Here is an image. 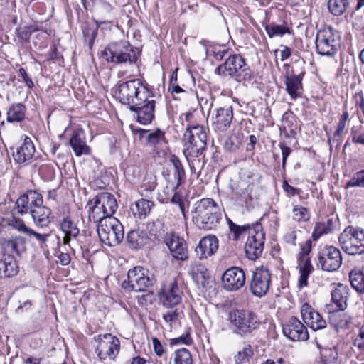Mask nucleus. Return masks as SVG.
Wrapping results in <instances>:
<instances>
[{
  "mask_svg": "<svg viewBox=\"0 0 364 364\" xmlns=\"http://www.w3.org/2000/svg\"><path fill=\"white\" fill-rule=\"evenodd\" d=\"M9 225L18 231L26 235L30 228L27 227L23 220L18 218H13L9 223Z\"/></svg>",
  "mask_w": 364,
  "mask_h": 364,
  "instance_id": "obj_58",
  "label": "nucleus"
},
{
  "mask_svg": "<svg viewBox=\"0 0 364 364\" xmlns=\"http://www.w3.org/2000/svg\"><path fill=\"white\" fill-rule=\"evenodd\" d=\"M271 283L270 271L265 267H257L252 274L250 288L256 296L262 297L267 294Z\"/></svg>",
  "mask_w": 364,
  "mask_h": 364,
  "instance_id": "obj_13",
  "label": "nucleus"
},
{
  "mask_svg": "<svg viewBox=\"0 0 364 364\" xmlns=\"http://www.w3.org/2000/svg\"><path fill=\"white\" fill-rule=\"evenodd\" d=\"M96 26L91 27L89 26H86L82 28V33L85 38V41H87L89 48L91 49L94 45L95 40L98 33V28L100 27V24L98 21H95Z\"/></svg>",
  "mask_w": 364,
  "mask_h": 364,
  "instance_id": "obj_47",
  "label": "nucleus"
},
{
  "mask_svg": "<svg viewBox=\"0 0 364 364\" xmlns=\"http://www.w3.org/2000/svg\"><path fill=\"white\" fill-rule=\"evenodd\" d=\"M300 277L299 279V286L300 288L307 286L308 278L313 270L311 264H298Z\"/></svg>",
  "mask_w": 364,
  "mask_h": 364,
  "instance_id": "obj_48",
  "label": "nucleus"
},
{
  "mask_svg": "<svg viewBox=\"0 0 364 364\" xmlns=\"http://www.w3.org/2000/svg\"><path fill=\"white\" fill-rule=\"evenodd\" d=\"M24 193L26 196H28V200L32 208H36L43 205V196L36 190H28Z\"/></svg>",
  "mask_w": 364,
  "mask_h": 364,
  "instance_id": "obj_54",
  "label": "nucleus"
},
{
  "mask_svg": "<svg viewBox=\"0 0 364 364\" xmlns=\"http://www.w3.org/2000/svg\"><path fill=\"white\" fill-rule=\"evenodd\" d=\"M102 55L107 61L117 64L129 63L136 64L139 52L127 41H119L109 43L102 51Z\"/></svg>",
  "mask_w": 364,
  "mask_h": 364,
  "instance_id": "obj_4",
  "label": "nucleus"
},
{
  "mask_svg": "<svg viewBox=\"0 0 364 364\" xmlns=\"http://www.w3.org/2000/svg\"><path fill=\"white\" fill-rule=\"evenodd\" d=\"M267 33L270 38L274 36H282L286 33H290V28L284 24L278 25L272 23L265 27Z\"/></svg>",
  "mask_w": 364,
  "mask_h": 364,
  "instance_id": "obj_45",
  "label": "nucleus"
},
{
  "mask_svg": "<svg viewBox=\"0 0 364 364\" xmlns=\"http://www.w3.org/2000/svg\"><path fill=\"white\" fill-rule=\"evenodd\" d=\"M86 208H88L89 220L98 223V225H102V223H105L110 218L108 215H106L102 206L98 204L95 197L88 202Z\"/></svg>",
  "mask_w": 364,
  "mask_h": 364,
  "instance_id": "obj_34",
  "label": "nucleus"
},
{
  "mask_svg": "<svg viewBox=\"0 0 364 364\" xmlns=\"http://www.w3.org/2000/svg\"><path fill=\"white\" fill-rule=\"evenodd\" d=\"M233 119V110L231 106L220 107L216 109L213 124L219 131H225L230 127Z\"/></svg>",
  "mask_w": 364,
  "mask_h": 364,
  "instance_id": "obj_29",
  "label": "nucleus"
},
{
  "mask_svg": "<svg viewBox=\"0 0 364 364\" xmlns=\"http://www.w3.org/2000/svg\"><path fill=\"white\" fill-rule=\"evenodd\" d=\"M279 147L280 148L281 151H282V168L285 169L287 160L288 156L291 153V149L290 147L287 146L284 142H279Z\"/></svg>",
  "mask_w": 364,
  "mask_h": 364,
  "instance_id": "obj_63",
  "label": "nucleus"
},
{
  "mask_svg": "<svg viewBox=\"0 0 364 364\" xmlns=\"http://www.w3.org/2000/svg\"><path fill=\"white\" fill-rule=\"evenodd\" d=\"M183 140L187 149L195 148L198 154L206 146L207 134L204 127L200 125L188 127L183 134Z\"/></svg>",
  "mask_w": 364,
  "mask_h": 364,
  "instance_id": "obj_16",
  "label": "nucleus"
},
{
  "mask_svg": "<svg viewBox=\"0 0 364 364\" xmlns=\"http://www.w3.org/2000/svg\"><path fill=\"white\" fill-rule=\"evenodd\" d=\"M153 285V279L149 271L142 267L136 266L127 272V279L122 283V287L127 291H144Z\"/></svg>",
  "mask_w": 364,
  "mask_h": 364,
  "instance_id": "obj_9",
  "label": "nucleus"
},
{
  "mask_svg": "<svg viewBox=\"0 0 364 364\" xmlns=\"http://www.w3.org/2000/svg\"><path fill=\"white\" fill-rule=\"evenodd\" d=\"M301 314L304 323L312 330H320L326 326V321L321 315L309 304L305 303L303 304L301 309Z\"/></svg>",
  "mask_w": 364,
  "mask_h": 364,
  "instance_id": "obj_22",
  "label": "nucleus"
},
{
  "mask_svg": "<svg viewBox=\"0 0 364 364\" xmlns=\"http://www.w3.org/2000/svg\"><path fill=\"white\" fill-rule=\"evenodd\" d=\"M350 284L358 293H364V267H355L349 273Z\"/></svg>",
  "mask_w": 364,
  "mask_h": 364,
  "instance_id": "obj_38",
  "label": "nucleus"
},
{
  "mask_svg": "<svg viewBox=\"0 0 364 364\" xmlns=\"http://www.w3.org/2000/svg\"><path fill=\"white\" fill-rule=\"evenodd\" d=\"M97 231L100 241L108 246L118 245L124 238V227L116 218H109L97 225Z\"/></svg>",
  "mask_w": 364,
  "mask_h": 364,
  "instance_id": "obj_8",
  "label": "nucleus"
},
{
  "mask_svg": "<svg viewBox=\"0 0 364 364\" xmlns=\"http://www.w3.org/2000/svg\"><path fill=\"white\" fill-rule=\"evenodd\" d=\"M354 346L364 351V325L359 329L358 334L354 340Z\"/></svg>",
  "mask_w": 364,
  "mask_h": 364,
  "instance_id": "obj_64",
  "label": "nucleus"
},
{
  "mask_svg": "<svg viewBox=\"0 0 364 364\" xmlns=\"http://www.w3.org/2000/svg\"><path fill=\"white\" fill-rule=\"evenodd\" d=\"M26 235L29 237L33 236V237L36 238V240L38 242L40 245H43L47 242L48 237L50 236V234L38 233L33 230V229L30 228L28 232L26 233Z\"/></svg>",
  "mask_w": 364,
  "mask_h": 364,
  "instance_id": "obj_61",
  "label": "nucleus"
},
{
  "mask_svg": "<svg viewBox=\"0 0 364 364\" xmlns=\"http://www.w3.org/2000/svg\"><path fill=\"white\" fill-rule=\"evenodd\" d=\"M126 241L129 248L138 250L149 242V236L143 230H133L127 233Z\"/></svg>",
  "mask_w": 364,
  "mask_h": 364,
  "instance_id": "obj_33",
  "label": "nucleus"
},
{
  "mask_svg": "<svg viewBox=\"0 0 364 364\" xmlns=\"http://www.w3.org/2000/svg\"><path fill=\"white\" fill-rule=\"evenodd\" d=\"M31 215L35 225L41 228H47L51 223V210L42 205L31 210Z\"/></svg>",
  "mask_w": 364,
  "mask_h": 364,
  "instance_id": "obj_32",
  "label": "nucleus"
},
{
  "mask_svg": "<svg viewBox=\"0 0 364 364\" xmlns=\"http://www.w3.org/2000/svg\"><path fill=\"white\" fill-rule=\"evenodd\" d=\"M170 162L173 166V176L176 180V187L181 186L186 179V171L181 161L176 155H171Z\"/></svg>",
  "mask_w": 364,
  "mask_h": 364,
  "instance_id": "obj_40",
  "label": "nucleus"
},
{
  "mask_svg": "<svg viewBox=\"0 0 364 364\" xmlns=\"http://www.w3.org/2000/svg\"><path fill=\"white\" fill-rule=\"evenodd\" d=\"M153 205V202L146 199H141L132 206L131 210L135 217L141 218L146 217L150 213Z\"/></svg>",
  "mask_w": 364,
  "mask_h": 364,
  "instance_id": "obj_39",
  "label": "nucleus"
},
{
  "mask_svg": "<svg viewBox=\"0 0 364 364\" xmlns=\"http://www.w3.org/2000/svg\"><path fill=\"white\" fill-rule=\"evenodd\" d=\"M146 232L149 237L153 240H161L164 237V230H163V224L159 222H150L146 224Z\"/></svg>",
  "mask_w": 364,
  "mask_h": 364,
  "instance_id": "obj_42",
  "label": "nucleus"
},
{
  "mask_svg": "<svg viewBox=\"0 0 364 364\" xmlns=\"http://www.w3.org/2000/svg\"><path fill=\"white\" fill-rule=\"evenodd\" d=\"M192 221L200 230H210L218 226L222 212L218 203L210 198H204L194 203Z\"/></svg>",
  "mask_w": 364,
  "mask_h": 364,
  "instance_id": "obj_1",
  "label": "nucleus"
},
{
  "mask_svg": "<svg viewBox=\"0 0 364 364\" xmlns=\"http://www.w3.org/2000/svg\"><path fill=\"white\" fill-rule=\"evenodd\" d=\"M221 280L222 285L225 290L237 291L245 284V273L242 268L232 267L223 274Z\"/></svg>",
  "mask_w": 364,
  "mask_h": 364,
  "instance_id": "obj_18",
  "label": "nucleus"
},
{
  "mask_svg": "<svg viewBox=\"0 0 364 364\" xmlns=\"http://www.w3.org/2000/svg\"><path fill=\"white\" fill-rule=\"evenodd\" d=\"M306 74L304 69L296 73L294 69L291 73H287L284 77V85L286 91L289 95L291 100H296L301 96L303 92L302 80Z\"/></svg>",
  "mask_w": 364,
  "mask_h": 364,
  "instance_id": "obj_20",
  "label": "nucleus"
},
{
  "mask_svg": "<svg viewBox=\"0 0 364 364\" xmlns=\"http://www.w3.org/2000/svg\"><path fill=\"white\" fill-rule=\"evenodd\" d=\"M294 218L297 221H307L309 219V214L307 208L301 205H296L293 209Z\"/></svg>",
  "mask_w": 364,
  "mask_h": 364,
  "instance_id": "obj_57",
  "label": "nucleus"
},
{
  "mask_svg": "<svg viewBox=\"0 0 364 364\" xmlns=\"http://www.w3.org/2000/svg\"><path fill=\"white\" fill-rule=\"evenodd\" d=\"M242 143V138L239 134H232L225 141V149L230 152L237 150Z\"/></svg>",
  "mask_w": 364,
  "mask_h": 364,
  "instance_id": "obj_52",
  "label": "nucleus"
},
{
  "mask_svg": "<svg viewBox=\"0 0 364 364\" xmlns=\"http://www.w3.org/2000/svg\"><path fill=\"white\" fill-rule=\"evenodd\" d=\"M189 274L199 287L207 288L210 283V274L205 265L198 262H192Z\"/></svg>",
  "mask_w": 364,
  "mask_h": 364,
  "instance_id": "obj_26",
  "label": "nucleus"
},
{
  "mask_svg": "<svg viewBox=\"0 0 364 364\" xmlns=\"http://www.w3.org/2000/svg\"><path fill=\"white\" fill-rule=\"evenodd\" d=\"M218 249V240L215 235L203 237L197 247L196 253L199 259L208 258L214 255Z\"/></svg>",
  "mask_w": 364,
  "mask_h": 364,
  "instance_id": "obj_24",
  "label": "nucleus"
},
{
  "mask_svg": "<svg viewBox=\"0 0 364 364\" xmlns=\"http://www.w3.org/2000/svg\"><path fill=\"white\" fill-rule=\"evenodd\" d=\"M253 176V173L250 171H245L241 173L239 180L230 181L228 188L230 191V197L235 204L243 206L252 200V184L245 178H252Z\"/></svg>",
  "mask_w": 364,
  "mask_h": 364,
  "instance_id": "obj_7",
  "label": "nucleus"
},
{
  "mask_svg": "<svg viewBox=\"0 0 364 364\" xmlns=\"http://www.w3.org/2000/svg\"><path fill=\"white\" fill-rule=\"evenodd\" d=\"M333 229V222L332 219H327L326 221L318 222L316 223L311 237L315 241L318 240L322 235L328 234Z\"/></svg>",
  "mask_w": 364,
  "mask_h": 364,
  "instance_id": "obj_41",
  "label": "nucleus"
},
{
  "mask_svg": "<svg viewBox=\"0 0 364 364\" xmlns=\"http://www.w3.org/2000/svg\"><path fill=\"white\" fill-rule=\"evenodd\" d=\"M139 138L147 146L156 148L158 146L166 143L165 133L160 129L155 130L143 129L139 130Z\"/></svg>",
  "mask_w": 364,
  "mask_h": 364,
  "instance_id": "obj_27",
  "label": "nucleus"
},
{
  "mask_svg": "<svg viewBox=\"0 0 364 364\" xmlns=\"http://www.w3.org/2000/svg\"><path fill=\"white\" fill-rule=\"evenodd\" d=\"M159 296L163 305L168 308L178 304L181 301V291L176 282H171L168 286L164 287Z\"/></svg>",
  "mask_w": 364,
  "mask_h": 364,
  "instance_id": "obj_23",
  "label": "nucleus"
},
{
  "mask_svg": "<svg viewBox=\"0 0 364 364\" xmlns=\"http://www.w3.org/2000/svg\"><path fill=\"white\" fill-rule=\"evenodd\" d=\"M215 73L219 75H225L227 73L238 82L250 80L252 77L251 68L239 54L230 55L223 63L217 67Z\"/></svg>",
  "mask_w": 364,
  "mask_h": 364,
  "instance_id": "obj_5",
  "label": "nucleus"
},
{
  "mask_svg": "<svg viewBox=\"0 0 364 364\" xmlns=\"http://www.w3.org/2000/svg\"><path fill=\"white\" fill-rule=\"evenodd\" d=\"M315 43L316 51L319 55L332 56L337 52V44L331 26L318 31Z\"/></svg>",
  "mask_w": 364,
  "mask_h": 364,
  "instance_id": "obj_15",
  "label": "nucleus"
},
{
  "mask_svg": "<svg viewBox=\"0 0 364 364\" xmlns=\"http://www.w3.org/2000/svg\"><path fill=\"white\" fill-rule=\"evenodd\" d=\"M311 250V241L310 240H306L304 244L301 245V251L298 257V264H311L309 254Z\"/></svg>",
  "mask_w": 364,
  "mask_h": 364,
  "instance_id": "obj_50",
  "label": "nucleus"
},
{
  "mask_svg": "<svg viewBox=\"0 0 364 364\" xmlns=\"http://www.w3.org/2000/svg\"><path fill=\"white\" fill-rule=\"evenodd\" d=\"M253 355V351L252 350V347L250 344L246 345L242 350L239 351L237 354L235 356V363L237 364H240L245 360H247L250 357Z\"/></svg>",
  "mask_w": 364,
  "mask_h": 364,
  "instance_id": "obj_56",
  "label": "nucleus"
},
{
  "mask_svg": "<svg viewBox=\"0 0 364 364\" xmlns=\"http://www.w3.org/2000/svg\"><path fill=\"white\" fill-rule=\"evenodd\" d=\"M284 335L293 341H306L309 338L306 327L296 316H291L283 324Z\"/></svg>",
  "mask_w": 364,
  "mask_h": 364,
  "instance_id": "obj_19",
  "label": "nucleus"
},
{
  "mask_svg": "<svg viewBox=\"0 0 364 364\" xmlns=\"http://www.w3.org/2000/svg\"><path fill=\"white\" fill-rule=\"evenodd\" d=\"M154 95L151 92L148 96L141 99V102L135 103L129 107V110L136 115V121L143 125H147L152 122L155 117L156 101Z\"/></svg>",
  "mask_w": 364,
  "mask_h": 364,
  "instance_id": "obj_11",
  "label": "nucleus"
},
{
  "mask_svg": "<svg viewBox=\"0 0 364 364\" xmlns=\"http://www.w3.org/2000/svg\"><path fill=\"white\" fill-rule=\"evenodd\" d=\"M19 267L14 255L3 254L0 259V278H9L16 276Z\"/></svg>",
  "mask_w": 364,
  "mask_h": 364,
  "instance_id": "obj_31",
  "label": "nucleus"
},
{
  "mask_svg": "<svg viewBox=\"0 0 364 364\" xmlns=\"http://www.w3.org/2000/svg\"><path fill=\"white\" fill-rule=\"evenodd\" d=\"M95 340L98 345L95 349L98 358L105 360L107 358H114L119 351V340L111 333L99 335Z\"/></svg>",
  "mask_w": 364,
  "mask_h": 364,
  "instance_id": "obj_14",
  "label": "nucleus"
},
{
  "mask_svg": "<svg viewBox=\"0 0 364 364\" xmlns=\"http://www.w3.org/2000/svg\"><path fill=\"white\" fill-rule=\"evenodd\" d=\"M228 321L232 332L242 338L254 336L261 325L257 314L249 309L230 311Z\"/></svg>",
  "mask_w": 364,
  "mask_h": 364,
  "instance_id": "obj_2",
  "label": "nucleus"
},
{
  "mask_svg": "<svg viewBox=\"0 0 364 364\" xmlns=\"http://www.w3.org/2000/svg\"><path fill=\"white\" fill-rule=\"evenodd\" d=\"M95 198L106 215L112 217L118 207L115 197L109 193L102 192L97 194Z\"/></svg>",
  "mask_w": 364,
  "mask_h": 364,
  "instance_id": "obj_35",
  "label": "nucleus"
},
{
  "mask_svg": "<svg viewBox=\"0 0 364 364\" xmlns=\"http://www.w3.org/2000/svg\"><path fill=\"white\" fill-rule=\"evenodd\" d=\"M317 347L320 349L321 362L323 364H336L338 360V352L335 347L321 348V345L317 343Z\"/></svg>",
  "mask_w": 364,
  "mask_h": 364,
  "instance_id": "obj_44",
  "label": "nucleus"
},
{
  "mask_svg": "<svg viewBox=\"0 0 364 364\" xmlns=\"http://www.w3.org/2000/svg\"><path fill=\"white\" fill-rule=\"evenodd\" d=\"M228 224L231 233L233 235V240H237L240 235L247 230L250 232L252 227L250 225H238L234 223L230 218H227Z\"/></svg>",
  "mask_w": 364,
  "mask_h": 364,
  "instance_id": "obj_49",
  "label": "nucleus"
},
{
  "mask_svg": "<svg viewBox=\"0 0 364 364\" xmlns=\"http://www.w3.org/2000/svg\"><path fill=\"white\" fill-rule=\"evenodd\" d=\"M264 240L265 234L261 223L253 224L245 245V254L248 259L255 260L262 255Z\"/></svg>",
  "mask_w": 364,
  "mask_h": 364,
  "instance_id": "obj_10",
  "label": "nucleus"
},
{
  "mask_svg": "<svg viewBox=\"0 0 364 364\" xmlns=\"http://www.w3.org/2000/svg\"><path fill=\"white\" fill-rule=\"evenodd\" d=\"M152 91L148 84L144 83L141 79L136 78L119 84L114 92L119 101L129 107L135 103L141 102V99L148 96Z\"/></svg>",
  "mask_w": 364,
  "mask_h": 364,
  "instance_id": "obj_3",
  "label": "nucleus"
},
{
  "mask_svg": "<svg viewBox=\"0 0 364 364\" xmlns=\"http://www.w3.org/2000/svg\"><path fill=\"white\" fill-rule=\"evenodd\" d=\"M339 245L350 255L364 253V230L359 227L348 225L338 237Z\"/></svg>",
  "mask_w": 364,
  "mask_h": 364,
  "instance_id": "obj_6",
  "label": "nucleus"
},
{
  "mask_svg": "<svg viewBox=\"0 0 364 364\" xmlns=\"http://www.w3.org/2000/svg\"><path fill=\"white\" fill-rule=\"evenodd\" d=\"M37 30V28H33L31 26H24L16 28V33L20 42L23 43L29 42L32 33Z\"/></svg>",
  "mask_w": 364,
  "mask_h": 364,
  "instance_id": "obj_53",
  "label": "nucleus"
},
{
  "mask_svg": "<svg viewBox=\"0 0 364 364\" xmlns=\"http://www.w3.org/2000/svg\"><path fill=\"white\" fill-rule=\"evenodd\" d=\"M156 186V178L154 176H146L144 178L142 187L145 191H152Z\"/></svg>",
  "mask_w": 364,
  "mask_h": 364,
  "instance_id": "obj_62",
  "label": "nucleus"
},
{
  "mask_svg": "<svg viewBox=\"0 0 364 364\" xmlns=\"http://www.w3.org/2000/svg\"><path fill=\"white\" fill-rule=\"evenodd\" d=\"M349 187L364 188V170L359 171L353 174V177L346 184V188Z\"/></svg>",
  "mask_w": 364,
  "mask_h": 364,
  "instance_id": "obj_55",
  "label": "nucleus"
},
{
  "mask_svg": "<svg viewBox=\"0 0 364 364\" xmlns=\"http://www.w3.org/2000/svg\"><path fill=\"white\" fill-rule=\"evenodd\" d=\"M174 362L175 364H192L193 360L191 353L185 348L176 350Z\"/></svg>",
  "mask_w": 364,
  "mask_h": 364,
  "instance_id": "obj_51",
  "label": "nucleus"
},
{
  "mask_svg": "<svg viewBox=\"0 0 364 364\" xmlns=\"http://www.w3.org/2000/svg\"><path fill=\"white\" fill-rule=\"evenodd\" d=\"M350 6L349 0H328V9L329 11L336 16L344 14Z\"/></svg>",
  "mask_w": 364,
  "mask_h": 364,
  "instance_id": "obj_43",
  "label": "nucleus"
},
{
  "mask_svg": "<svg viewBox=\"0 0 364 364\" xmlns=\"http://www.w3.org/2000/svg\"><path fill=\"white\" fill-rule=\"evenodd\" d=\"M60 225L61 230L65 234L63 239L65 245H68L71 237L75 238L80 233L79 228L69 217L64 218Z\"/></svg>",
  "mask_w": 364,
  "mask_h": 364,
  "instance_id": "obj_37",
  "label": "nucleus"
},
{
  "mask_svg": "<svg viewBox=\"0 0 364 364\" xmlns=\"http://www.w3.org/2000/svg\"><path fill=\"white\" fill-rule=\"evenodd\" d=\"M35 152L36 148L32 139L25 135L22 144L13 153L14 159L17 164H22L31 161Z\"/></svg>",
  "mask_w": 364,
  "mask_h": 364,
  "instance_id": "obj_25",
  "label": "nucleus"
},
{
  "mask_svg": "<svg viewBox=\"0 0 364 364\" xmlns=\"http://www.w3.org/2000/svg\"><path fill=\"white\" fill-rule=\"evenodd\" d=\"M317 267L323 271L333 272L342 264L341 251L333 246H326L318 253Z\"/></svg>",
  "mask_w": 364,
  "mask_h": 364,
  "instance_id": "obj_12",
  "label": "nucleus"
},
{
  "mask_svg": "<svg viewBox=\"0 0 364 364\" xmlns=\"http://www.w3.org/2000/svg\"><path fill=\"white\" fill-rule=\"evenodd\" d=\"M69 144L77 156L91 154V149L86 144L85 133L82 129H77L73 132Z\"/></svg>",
  "mask_w": 364,
  "mask_h": 364,
  "instance_id": "obj_28",
  "label": "nucleus"
},
{
  "mask_svg": "<svg viewBox=\"0 0 364 364\" xmlns=\"http://www.w3.org/2000/svg\"><path fill=\"white\" fill-rule=\"evenodd\" d=\"M171 309L168 310L166 313L163 314V319L166 323H175L178 319L179 313L177 309H173L170 308Z\"/></svg>",
  "mask_w": 364,
  "mask_h": 364,
  "instance_id": "obj_60",
  "label": "nucleus"
},
{
  "mask_svg": "<svg viewBox=\"0 0 364 364\" xmlns=\"http://www.w3.org/2000/svg\"><path fill=\"white\" fill-rule=\"evenodd\" d=\"M26 107L21 102L13 103L6 112V121L9 123L21 122L26 117Z\"/></svg>",
  "mask_w": 364,
  "mask_h": 364,
  "instance_id": "obj_36",
  "label": "nucleus"
},
{
  "mask_svg": "<svg viewBox=\"0 0 364 364\" xmlns=\"http://www.w3.org/2000/svg\"><path fill=\"white\" fill-rule=\"evenodd\" d=\"M332 286L331 304L327 307L333 312L344 311L348 306V287L341 283H334Z\"/></svg>",
  "mask_w": 364,
  "mask_h": 364,
  "instance_id": "obj_21",
  "label": "nucleus"
},
{
  "mask_svg": "<svg viewBox=\"0 0 364 364\" xmlns=\"http://www.w3.org/2000/svg\"><path fill=\"white\" fill-rule=\"evenodd\" d=\"M33 208H31L29 201L28 200V196L25 193L21 195L15 203L14 210L18 214L23 215L28 213H31Z\"/></svg>",
  "mask_w": 364,
  "mask_h": 364,
  "instance_id": "obj_46",
  "label": "nucleus"
},
{
  "mask_svg": "<svg viewBox=\"0 0 364 364\" xmlns=\"http://www.w3.org/2000/svg\"><path fill=\"white\" fill-rule=\"evenodd\" d=\"M3 254L21 255L26 250V239L22 236H16L5 239L1 242Z\"/></svg>",
  "mask_w": 364,
  "mask_h": 364,
  "instance_id": "obj_30",
  "label": "nucleus"
},
{
  "mask_svg": "<svg viewBox=\"0 0 364 364\" xmlns=\"http://www.w3.org/2000/svg\"><path fill=\"white\" fill-rule=\"evenodd\" d=\"M164 242L174 259L181 261L188 259L187 244L183 237H179L173 232H166L164 237Z\"/></svg>",
  "mask_w": 364,
  "mask_h": 364,
  "instance_id": "obj_17",
  "label": "nucleus"
},
{
  "mask_svg": "<svg viewBox=\"0 0 364 364\" xmlns=\"http://www.w3.org/2000/svg\"><path fill=\"white\" fill-rule=\"evenodd\" d=\"M348 118H349V114H348V111L346 109V108L344 107L342 115L339 119L338 128L335 132L336 136H340L343 134V131L346 128V122L348 119Z\"/></svg>",
  "mask_w": 364,
  "mask_h": 364,
  "instance_id": "obj_59",
  "label": "nucleus"
}]
</instances>
